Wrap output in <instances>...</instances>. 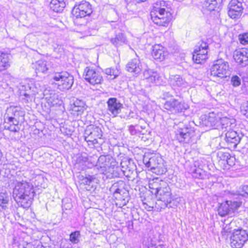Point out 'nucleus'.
<instances>
[{
    "mask_svg": "<svg viewBox=\"0 0 248 248\" xmlns=\"http://www.w3.org/2000/svg\"><path fill=\"white\" fill-rule=\"evenodd\" d=\"M34 194L33 186L24 181L17 182L13 191L15 201L19 206L24 208L31 206Z\"/></svg>",
    "mask_w": 248,
    "mask_h": 248,
    "instance_id": "nucleus-1",
    "label": "nucleus"
},
{
    "mask_svg": "<svg viewBox=\"0 0 248 248\" xmlns=\"http://www.w3.org/2000/svg\"><path fill=\"white\" fill-rule=\"evenodd\" d=\"M116 164L115 160L109 155H101L97 158L95 167L93 170H98L99 173H93V172L85 174V176H81L82 183L90 185L93 183H98L99 175H103L105 172L110 168H113Z\"/></svg>",
    "mask_w": 248,
    "mask_h": 248,
    "instance_id": "nucleus-2",
    "label": "nucleus"
},
{
    "mask_svg": "<svg viewBox=\"0 0 248 248\" xmlns=\"http://www.w3.org/2000/svg\"><path fill=\"white\" fill-rule=\"evenodd\" d=\"M51 78L58 89L62 92H66L71 89L74 82L73 76L65 71L54 72Z\"/></svg>",
    "mask_w": 248,
    "mask_h": 248,
    "instance_id": "nucleus-3",
    "label": "nucleus"
},
{
    "mask_svg": "<svg viewBox=\"0 0 248 248\" xmlns=\"http://www.w3.org/2000/svg\"><path fill=\"white\" fill-rule=\"evenodd\" d=\"M155 10L150 13L153 22L159 26L167 27L172 19L171 13L169 8L154 7Z\"/></svg>",
    "mask_w": 248,
    "mask_h": 248,
    "instance_id": "nucleus-4",
    "label": "nucleus"
},
{
    "mask_svg": "<svg viewBox=\"0 0 248 248\" xmlns=\"http://www.w3.org/2000/svg\"><path fill=\"white\" fill-rule=\"evenodd\" d=\"M175 137L180 143H192L195 140V128L189 123L185 124H180L175 131Z\"/></svg>",
    "mask_w": 248,
    "mask_h": 248,
    "instance_id": "nucleus-5",
    "label": "nucleus"
},
{
    "mask_svg": "<svg viewBox=\"0 0 248 248\" xmlns=\"http://www.w3.org/2000/svg\"><path fill=\"white\" fill-rule=\"evenodd\" d=\"M236 195H232L230 193V200L226 201L220 204L218 208V214L221 217L225 216L233 213L242 204V201Z\"/></svg>",
    "mask_w": 248,
    "mask_h": 248,
    "instance_id": "nucleus-6",
    "label": "nucleus"
},
{
    "mask_svg": "<svg viewBox=\"0 0 248 248\" xmlns=\"http://www.w3.org/2000/svg\"><path fill=\"white\" fill-rule=\"evenodd\" d=\"M210 72L213 78H226L230 74L229 64L222 59L217 60L211 66Z\"/></svg>",
    "mask_w": 248,
    "mask_h": 248,
    "instance_id": "nucleus-7",
    "label": "nucleus"
},
{
    "mask_svg": "<svg viewBox=\"0 0 248 248\" xmlns=\"http://www.w3.org/2000/svg\"><path fill=\"white\" fill-rule=\"evenodd\" d=\"M143 161L146 167L157 174H162L166 172L162 158L158 155H153L151 157L144 156Z\"/></svg>",
    "mask_w": 248,
    "mask_h": 248,
    "instance_id": "nucleus-8",
    "label": "nucleus"
},
{
    "mask_svg": "<svg viewBox=\"0 0 248 248\" xmlns=\"http://www.w3.org/2000/svg\"><path fill=\"white\" fill-rule=\"evenodd\" d=\"M188 105L181 100L171 98L165 102L164 108L172 113H178L185 112L189 108Z\"/></svg>",
    "mask_w": 248,
    "mask_h": 248,
    "instance_id": "nucleus-9",
    "label": "nucleus"
},
{
    "mask_svg": "<svg viewBox=\"0 0 248 248\" xmlns=\"http://www.w3.org/2000/svg\"><path fill=\"white\" fill-rule=\"evenodd\" d=\"M92 12L91 5L88 2L84 0L76 4L72 11V15L77 18L89 16Z\"/></svg>",
    "mask_w": 248,
    "mask_h": 248,
    "instance_id": "nucleus-10",
    "label": "nucleus"
},
{
    "mask_svg": "<svg viewBox=\"0 0 248 248\" xmlns=\"http://www.w3.org/2000/svg\"><path fill=\"white\" fill-rule=\"evenodd\" d=\"M248 240V234L245 230H235L231 236V245L232 248H241Z\"/></svg>",
    "mask_w": 248,
    "mask_h": 248,
    "instance_id": "nucleus-11",
    "label": "nucleus"
},
{
    "mask_svg": "<svg viewBox=\"0 0 248 248\" xmlns=\"http://www.w3.org/2000/svg\"><path fill=\"white\" fill-rule=\"evenodd\" d=\"M83 77L85 80L91 84H100L103 81V77L100 72L91 67H86L84 71Z\"/></svg>",
    "mask_w": 248,
    "mask_h": 248,
    "instance_id": "nucleus-12",
    "label": "nucleus"
},
{
    "mask_svg": "<svg viewBox=\"0 0 248 248\" xmlns=\"http://www.w3.org/2000/svg\"><path fill=\"white\" fill-rule=\"evenodd\" d=\"M102 136L101 129L94 125L88 126L84 133L85 140L93 145L97 143V138L100 139Z\"/></svg>",
    "mask_w": 248,
    "mask_h": 248,
    "instance_id": "nucleus-13",
    "label": "nucleus"
},
{
    "mask_svg": "<svg viewBox=\"0 0 248 248\" xmlns=\"http://www.w3.org/2000/svg\"><path fill=\"white\" fill-rule=\"evenodd\" d=\"M162 187L158 191L156 196H158L160 201H165L164 207L168 208H172L173 206L171 205L172 201V194L171 189L169 186L168 184L166 182H163L161 185Z\"/></svg>",
    "mask_w": 248,
    "mask_h": 248,
    "instance_id": "nucleus-14",
    "label": "nucleus"
},
{
    "mask_svg": "<svg viewBox=\"0 0 248 248\" xmlns=\"http://www.w3.org/2000/svg\"><path fill=\"white\" fill-rule=\"evenodd\" d=\"M244 9L243 0H231L229 4V16L232 18H239Z\"/></svg>",
    "mask_w": 248,
    "mask_h": 248,
    "instance_id": "nucleus-15",
    "label": "nucleus"
},
{
    "mask_svg": "<svg viewBox=\"0 0 248 248\" xmlns=\"http://www.w3.org/2000/svg\"><path fill=\"white\" fill-rule=\"evenodd\" d=\"M108 114L112 117H116L121 113L123 105L115 97H110L107 101Z\"/></svg>",
    "mask_w": 248,
    "mask_h": 248,
    "instance_id": "nucleus-16",
    "label": "nucleus"
},
{
    "mask_svg": "<svg viewBox=\"0 0 248 248\" xmlns=\"http://www.w3.org/2000/svg\"><path fill=\"white\" fill-rule=\"evenodd\" d=\"M146 68V64L141 62L138 56L131 60L126 65V70L136 75L140 74Z\"/></svg>",
    "mask_w": 248,
    "mask_h": 248,
    "instance_id": "nucleus-17",
    "label": "nucleus"
},
{
    "mask_svg": "<svg viewBox=\"0 0 248 248\" xmlns=\"http://www.w3.org/2000/svg\"><path fill=\"white\" fill-rule=\"evenodd\" d=\"M24 115L25 111L20 106H10L7 108L5 113L8 122H12L14 120L19 121L20 117H23Z\"/></svg>",
    "mask_w": 248,
    "mask_h": 248,
    "instance_id": "nucleus-18",
    "label": "nucleus"
},
{
    "mask_svg": "<svg viewBox=\"0 0 248 248\" xmlns=\"http://www.w3.org/2000/svg\"><path fill=\"white\" fill-rule=\"evenodd\" d=\"M235 61L241 66L248 65V48H243L236 51L233 55Z\"/></svg>",
    "mask_w": 248,
    "mask_h": 248,
    "instance_id": "nucleus-19",
    "label": "nucleus"
},
{
    "mask_svg": "<svg viewBox=\"0 0 248 248\" xmlns=\"http://www.w3.org/2000/svg\"><path fill=\"white\" fill-rule=\"evenodd\" d=\"M225 136V141L231 147L233 148L236 147L243 137L242 134L239 135L236 131L232 129L227 131Z\"/></svg>",
    "mask_w": 248,
    "mask_h": 248,
    "instance_id": "nucleus-20",
    "label": "nucleus"
},
{
    "mask_svg": "<svg viewBox=\"0 0 248 248\" xmlns=\"http://www.w3.org/2000/svg\"><path fill=\"white\" fill-rule=\"evenodd\" d=\"M169 83L173 89L184 88L188 86V83L179 75L170 76Z\"/></svg>",
    "mask_w": 248,
    "mask_h": 248,
    "instance_id": "nucleus-21",
    "label": "nucleus"
},
{
    "mask_svg": "<svg viewBox=\"0 0 248 248\" xmlns=\"http://www.w3.org/2000/svg\"><path fill=\"white\" fill-rule=\"evenodd\" d=\"M152 55L155 59L162 61L168 56V52L161 45H155L153 46Z\"/></svg>",
    "mask_w": 248,
    "mask_h": 248,
    "instance_id": "nucleus-22",
    "label": "nucleus"
},
{
    "mask_svg": "<svg viewBox=\"0 0 248 248\" xmlns=\"http://www.w3.org/2000/svg\"><path fill=\"white\" fill-rule=\"evenodd\" d=\"M73 101V104L71 108L72 113L77 116L81 115L86 109L85 102L78 98H76Z\"/></svg>",
    "mask_w": 248,
    "mask_h": 248,
    "instance_id": "nucleus-23",
    "label": "nucleus"
},
{
    "mask_svg": "<svg viewBox=\"0 0 248 248\" xmlns=\"http://www.w3.org/2000/svg\"><path fill=\"white\" fill-rule=\"evenodd\" d=\"M121 170L124 175H128L136 168L133 160L131 159L124 158L121 162Z\"/></svg>",
    "mask_w": 248,
    "mask_h": 248,
    "instance_id": "nucleus-24",
    "label": "nucleus"
},
{
    "mask_svg": "<svg viewBox=\"0 0 248 248\" xmlns=\"http://www.w3.org/2000/svg\"><path fill=\"white\" fill-rule=\"evenodd\" d=\"M40 86L38 83L30 81L29 83L22 86L20 89V94L23 93H38L40 90Z\"/></svg>",
    "mask_w": 248,
    "mask_h": 248,
    "instance_id": "nucleus-25",
    "label": "nucleus"
},
{
    "mask_svg": "<svg viewBox=\"0 0 248 248\" xmlns=\"http://www.w3.org/2000/svg\"><path fill=\"white\" fill-rule=\"evenodd\" d=\"M202 124L206 127H213L217 122L218 119L214 112H210L208 115H204L202 117Z\"/></svg>",
    "mask_w": 248,
    "mask_h": 248,
    "instance_id": "nucleus-26",
    "label": "nucleus"
},
{
    "mask_svg": "<svg viewBox=\"0 0 248 248\" xmlns=\"http://www.w3.org/2000/svg\"><path fill=\"white\" fill-rule=\"evenodd\" d=\"M223 0H202L201 1L202 8L208 11H212L219 6Z\"/></svg>",
    "mask_w": 248,
    "mask_h": 248,
    "instance_id": "nucleus-27",
    "label": "nucleus"
},
{
    "mask_svg": "<svg viewBox=\"0 0 248 248\" xmlns=\"http://www.w3.org/2000/svg\"><path fill=\"white\" fill-rule=\"evenodd\" d=\"M163 182H165L158 178H155L149 181V187L153 194L157 196L158 191L162 187L161 185Z\"/></svg>",
    "mask_w": 248,
    "mask_h": 248,
    "instance_id": "nucleus-28",
    "label": "nucleus"
},
{
    "mask_svg": "<svg viewBox=\"0 0 248 248\" xmlns=\"http://www.w3.org/2000/svg\"><path fill=\"white\" fill-rule=\"evenodd\" d=\"M110 41L114 46L118 47L125 43L126 38L124 33L120 32L116 34L115 37L110 38Z\"/></svg>",
    "mask_w": 248,
    "mask_h": 248,
    "instance_id": "nucleus-29",
    "label": "nucleus"
},
{
    "mask_svg": "<svg viewBox=\"0 0 248 248\" xmlns=\"http://www.w3.org/2000/svg\"><path fill=\"white\" fill-rule=\"evenodd\" d=\"M36 73H46L48 70L47 62L44 60H39L34 64Z\"/></svg>",
    "mask_w": 248,
    "mask_h": 248,
    "instance_id": "nucleus-30",
    "label": "nucleus"
},
{
    "mask_svg": "<svg viewBox=\"0 0 248 248\" xmlns=\"http://www.w3.org/2000/svg\"><path fill=\"white\" fill-rule=\"evenodd\" d=\"M124 186V183L123 181H119L112 185L109 188V191L113 195L121 194Z\"/></svg>",
    "mask_w": 248,
    "mask_h": 248,
    "instance_id": "nucleus-31",
    "label": "nucleus"
},
{
    "mask_svg": "<svg viewBox=\"0 0 248 248\" xmlns=\"http://www.w3.org/2000/svg\"><path fill=\"white\" fill-rule=\"evenodd\" d=\"M65 6V2H60L56 0H51L49 3L50 8L54 12L60 13L63 11Z\"/></svg>",
    "mask_w": 248,
    "mask_h": 248,
    "instance_id": "nucleus-32",
    "label": "nucleus"
},
{
    "mask_svg": "<svg viewBox=\"0 0 248 248\" xmlns=\"http://www.w3.org/2000/svg\"><path fill=\"white\" fill-rule=\"evenodd\" d=\"M235 120L234 119H230L228 118H223L221 120V124L222 128H225L226 130L228 131L232 129L235 126Z\"/></svg>",
    "mask_w": 248,
    "mask_h": 248,
    "instance_id": "nucleus-33",
    "label": "nucleus"
},
{
    "mask_svg": "<svg viewBox=\"0 0 248 248\" xmlns=\"http://www.w3.org/2000/svg\"><path fill=\"white\" fill-rule=\"evenodd\" d=\"M9 57L8 54L0 52V71L4 70L9 66Z\"/></svg>",
    "mask_w": 248,
    "mask_h": 248,
    "instance_id": "nucleus-34",
    "label": "nucleus"
},
{
    "mask_svg": "<svg viewBox=\"0 0 248 248\" xmlns=\"http://www.w3.org/2000/svg\"><path fill=\"white\" fill-rule=\"evenodd\" d=\"M200 45H197L196 46V48L194 50V53H202L205 54V55H207L208 49V45L207 44L203 41H201L200 43H199Z\"/></svg>",
    "mask_w": 248,
    "mask_h": 248,
    "instance_id": "nucleus-35",
    "label": "nucleus"
},
{
    "mask_svg": "<svg viewBox=\"0 0 248 248\" xmlns=\"http://www.w3.org/2000/svg\"><path fill=\"white\" fill-rule=\"evenodd\" d=\"M86 162H87V156L84 155L79 156L76 160L75 167L80 170L86 169Z\"/></svg>",
    "mask_w": 248,
    "mask_h": 248,
    "instance_id": "nucleus-36",
    "label": "nucleus"
},
{
    "mask_svg": "<svg viewBox=\"0 0 248 248\" xmlns=\"http://www.w3.org/2000/svg\"><path fill=\"white\" fill-rule=\"evenodd\" d=\"M9 202V197L6 193L0 194V210H4L7 209V204Z\"/></svg>",
    "mask_w": 248,
    "mask_h": 248,
    "instance_id": "nucleus-37",
    "label": "nucleus"
},
{
    "mask_svg": "<svg viewBox=\"0 0 248 248\" xmlns=\"http://www.w3.org/2000/svg\"><path fill=\"white\" fill-rule=\"evenodd\" d=\"M104 73L108 76H109V79H114L119 75V72L117 68H108L104 70Z\"/></svg>",
    "mask_w": 248,
    "mask_h": 248,
    "instance_id": "nucleus-38",
    "label": "nucleus"
},
{
    "mask_svg": "<svg viewBox=\"0 0 248 248\" xmlns=\"http://www.w3.org/2000/svg\"><path fill=\"white\" fill-rule=\"evenodd\" d=\"M58 95L55 93L50 94L49 98L46 97L47 99V102L50 106L54 107L57 105H60L61 101L58 98Z\"/></svg>",
    "mask_w": 248,
    "mask_h": 248,
    "instance_id": "nucleus-39",
    "label": "nucleus"
},
{
    "mask_svg": "<svg viewBox=\"0 0 248 248\" xmlns=\"http://www.w3.org/2000/svg\"><path fill=\"white\" fill-rule=\"evenodd\" d=\"M192 58L195 62L197 63H201L208 59V55L202 53L193 54Z\"/></svg>",
    "mask_w": 248,
    "mask_h": 248,
    "instance_id": "nucleus-40",
    "label": "nucleus"
},
{
    "mask_svg": "<svg viewBox=\"0 0 248 248\" xmlns=\"http://www.w3.org/2000/svg\"><path fill=\"white\" fill-rule=\"evenodd\" d=\"M9 123V125L7 127L5 125V128L8 129L11 132H17L19 130L18 127L19 121L18 120H12V122H8Z\"/></svg>",
    "mask_w": 248,
    "mask_h": 248,
    "instance_id": "nucleus-41",
    "label": "nucleus"
},
{
    "mask_svg": "<svg viewBox=\"0 0 248 248\" xmlns=\"http://www.w3.org/2000/svg\"><path fill=\"white\" fill-rule=\"evenodd\" d=\"M242 192L240 193L239 192H236V193H233V192H231L232 195H236L238 196L240 198L239 199L240 201H242V203L243 202V198L244 197H248V186H242Z\"/></svg>",
    "mask_w": 248,
    "mask_h": 248,
    "instance_id": "nucleus-42",
    "label": "nucleus"
},
{
    "mask_svg": "<svg viewBox=\"0 0 248 248\" xmlns=\"http://www.w3.org/2000/svg\"><path fill=\"white\" fill-rule=\"evenodd\" d=\"M36 93H23L21 94L22 97V100L25 103H28L31 102L34 99Z\"/></svg>",
    "mask_w": 248,
    "mask_h": 248,
    "instance_id": "nucleus-43",
    "label": "nucleus"
},
{
    "mask_svg": "<svg viewBox=\"0 0 248 248\" xmlns=\"http://www.w3.org/2000/svg\"><path fill=\"white\" fill-rule=\"evenodd\" d=\"M80 236V233L79 231H76L72 232L70 234V241L73 244H78L79 242Z\"/></svg>",
    "mask_w": 248,
    "mask_h": 248,
    "instance_id": "nucleus-44",
    "label": "nucleus"
},
{
    "mask_svg": "<svg viewBox=\"0 0 248 248\" xmlns=\"http://www.w3.org/2000/svg\"><path fill=\"white\" fill-rule=\"evenodd\" d=\"M97 156H87V162H86V169L91 168L95 166L96 164Z\"/></svg>",
    "mask_w": 248,
    "mask_h": 248,
    "instance_id": "nucleus-45",
    "label": "nucleus"
},
{
    "mask_svg": "<svg viewBox=\"0 0 248 248\" xmlns=\"http://www.w3.org/2000/svg\"><path fill=\"white\" fill-rule=\"evenodd\" d=\"M191 171L194 177L201 179L202 178V170L200 168H196L195 166L193 168H191Z\"/></svg>",
    "mask_w": 248,
    "mask_h": 248,
    "instance_id": "nucleus-46",
    "label": "nucleus"
},
{
    "mask_svg": "<svg viewBox=\"0 0 248 248\" xmlns=\"http://www.w3.org/2000/svg\"><path fill=\"white\" fill-rule=\"evenodd\" d=\"M238 39L240 43L242 45L248 44V32H245L240 34L238 35Z\"/></svg>",
    "mask_w": 248,
    "mask_h": 248,
    "instance_id": "nucleus-47",
    "label": "nucleus"
},
{
    "mask_svg": "<svg viewBox=\"0 0 248 248\" xmlns=\"http://www.w3.org/2000/svg\"><path fill=\"white\" fill-rule=\"evenodd\" d=\"M159 79L160 77L159 76L158 74L156 72H153L151 75V76L150 77L149 81L156 85H157L159 84Z\"/></svg>",
    "mask_w": 248,
    "mask_h": 248,
    "instance_id": "nucleus-48",
    "label": "nucleus"
},
{
    "mask_svg": "<svg viewBox=\"0 0 248 248\" xmlns=\"http://www.w3.org/2000/svg\"><path fill=\"white\" fill-rule=\"evenodd\" d=\"M231 83L234 87H238L241 84V79L236 75L233 76L231 78Z\"/></svg>",
    "mask_w": 248,
    "mask_h": 248,
    "instance_id": "nucleus-49",
    "label": "nucleus"
},
{
    "mask_svg": "<svg viewBox=\"0 0 248 248\" xmlns=\"http://www.w3.org/2000/svg\"><path fill=\"white\" fill-rule=\"evenodd\" d=\"M232 223L225 224L223 226L222 233L225 234L226 233L231 232L232 231Z\"/></svg>",
    "mask_w": 248,
    "mask_h": 248,
    "instance_id": "nucleus-50",
    "label": "nucleus"
},
{
    "mask_svg": "<svg viewBox=\"0 0 248 248\" xmlns=\"http://www.w3.org/2000/svg\"><path fill=\"white\" fill-rule=\"evenodd\" d=\"M241 112L248 118V101L243 104L241 107Z\"/></svg>",
    "mask_w": 248,
    "mask_h": 248,
    "instance_id": "nucleus-51",
    "label": "nucleus"
},
{
    "mask_svg": "<svg viewBox=\"0 0 248 248\" xmlns=\"http://www.w3.org/2000/svg\"><path fill=\"white\" fill-rule=\"evenodd\" d=\"M142 71H143V76L144 78L148 79L149 80L150 78V77L151 76V75L153 72L152 71V70L148 68L147 66L146 65V68L144 69H143Z\"/></svg>",
    "mask_w": 248,
    "mask_h": 248,
    "instance_id": "nucleus-52",
    "label": "nucleus"
},
{
    "mask_svg": "<svg viewBox=\"0 0 248 248\" xmlns=\"http://www.w3.org/2000/svg\"><path fill=\"white\" fill-rule=\"evenodd\" d=\"M218 155L221 160L226 161L230 158L231 155L227 152H220L218 153Z\"/></svg>",
    "mask_w": 248,
    "mask_h": 248,
    "instance_id": "nucleus-53",
    "label": "nucleus"
},
{
    "mask_svg": "<svg viewBox=\"0 0 248 248\" xmlns=\"http://www.w3.org/2000/svg\"><path fill=\"white\" fill-rule=\"evenodd\" d=\"M89 28V35H92L96 33L97 31V26L96 25L94 24L92 26L91 25L88 27Z\"/></svg>",
    "mask_w": 248,
    "mask_h": 248,
    "instance_id": "nucleus-54",
    "label": "nucleus"
},
{
    "mask_svg": "<svg viewBox=\"0 0 248 248\" xmlns=\"http://www.w3.org/2000/svg\"><path fill=\"white\" fill-rule=\"evenodd\" d=\"M129 131L130 134L132 135H136L139 130L136 129L135 126L134 125H130L129 128Z\"/></svg>",
    "mask_w": 248,
    "mask_h": 248,
    "instance_id": "nucleus-55",
    "label": "nucleus"
},
{
    "mask_svg": "<svg viewBox=\"0 0 248 248\" xmlns=\"http://www.w3.org/2000/svg\"><path fill=\"white\" fill-rule=\"evenodd\" d=\"M234 158L230 155V158H229V159H228L226 161L227 163L230 166H232L234 164Z\"/></svg>",
    "mask_w": 248,
    "mask_h": 248,
    "instance_id": "nucleus-56",
    "label": "nucleus"
},
{
    "mask_svg": "<svg viewBox=\"0 0 248 248\" xmlns=\"http://www.w3.org/2000/svg\"><path fill=\"white\" fill-rule=\"evenodd\" d=\"M156 5L157 6L160 5L159 7H163V8H164V6H166L167 7V2L165 1H160V2H156Z\"/></svg>",
    "mask_w": 248,
    "mask_h": 248,
    "instance_id": "nucleus-57",
    "label": "nucleus"
},
{
    "mask_svg": "<svg viewBox=\"0 0 248 248\" xmlns=\"http://www.w3.org/2000/svg\"><path fill=\"white\" fill-rule=\"evenodd\" d=\"M161 203H160V204H159L158 203H156V204L157 205H158V207H160L162 209H165V208H166L167 207H164V206H164L165 203H166V202L165 201H161Z\"/></svg>",
    "mask_w": 248,
    "mask_h": 248,
    "instance_id": "nucleus-58",
    "label": "nucleus"
},
{
    "mask_svg": "<svg viewBox=\"0 0 248 248\" xmlns=\"http://www.w3.org/2000/svg\"><path fill=\"white\" fill-rule=\"evenodd\" d=\"M143 204L145 206V208L147 209L148 211H151L153 209V207L148 206L146 203L143 202Z\"/></svg>",
    "mask_w": 248,
    "mask_h": 248,
    "instance_id": "nucleus-59",
    "label": "nucleus"
},
{
    "mask_svg": "<svg viewBox=\"0 0 248 248\" xmlns=\"http://www.w3.org/2000/svg\"><path fill=\"white\" fill-rule=\"evenodd\" d=\"M57 1H58V2H64V0H56Z\"/></svg>",
    "mask_w": 248,
    "mask_h": 248,
    "instance_id": "nucleus-60",
    "label": "nucleus"
}]
</instances>
